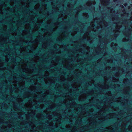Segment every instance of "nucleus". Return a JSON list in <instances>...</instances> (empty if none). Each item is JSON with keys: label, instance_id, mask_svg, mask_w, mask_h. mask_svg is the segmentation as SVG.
<instances>
[{"label": "nucleus", "instance_id": "nucleus-1", "mask_svg": "<svg viewBox=\"0 0 132 132\" xmlns=\"http://www.w3.org/2000/svg\"><path fill=\"white\" fill-rule=\"evenodd\" d=\"M53 115L54 117H55V120L56 121H59L61 118V116L59 113L57 112L56 111L53 112Z\"/></svg>", "mask_w": 132, "mask_h": 132}, {"label": "nucleus", "instance_id": "nucleus-2", "mask_svg": "<svg viewBox=\"0 0 132 132\" xmlns=\"http://www.w3.org/2000/svg\"><path fill=\"white\" fill-rule=\"evenodd\" d=\"M76 103L75 102H73L72 103H70L69 104V109L68 110V112H71V108L72 107H74L73 109L75 110V112H76V111H77V109L76 107L75 106V104Z\"/></svg>", "mask_w": 132, "mask_h": 132}, {"label": "nucleus", "instance_id": "nucleus-3", "mask_svg": "<svg viewBox=\"0 0 132 132\" xmlns=\"http://www.w3.org/2000/svg\"><path fill=\"white\" fill-rule=\"evenodd\" d=\"M33 120H31V121H30L29 122V124L30 126H31L32 129H34L35 127H36V126L34 123Z\"/></svg>", "mask_w": 132, "mask_h": 132}, {"label": "nucleus", "instance_id": "nucleus-4", "mask_svg": "<svg viewBox=\"0 0 132 132\" xmlns=\"http://www.w3.org/2000/svg\"><path fill=\"white\" fill-rule=\"evenodd\" d=\"M10 122V120H8L6 121H5L3 119L1 118L0 119V123H5L9 124L8 123Z\"/></svg>", "mask_w": 132, "mask_h": 132}, {"label": "nucleus", "instance_id": "nucleus-5", "mask_svg": "<svg viewBox=\"0 0 132 132\" xmlns=\"http://www.w3.org/2000/svg\"><path fill=\"white\" fill-rule=\"evenodd\" d=\"M66 127L67 128H69V129L70 130V132H75V131H76L77 129V128L75 126H74L72 129H71L70 128H68L67 126H66Z\"/></svg>", "mask_w": 132, "mask_h": 132}, {"label": "nucleus", "instance_id": "nucleus-6", "mask_svg": "<svg viewBox=\"0 0 132 132\" xmlns=\"http://www.w3.org/2000/svg\"><path fill=\"white\" fill-rule=\"evenodd\" d=\"M82 114H83L84 116H88L89 115V113L88 111H83Z\"/></svg>", "mask_w": 132, "mask_h": 132}, {"label": "nucleus", "instance_id": "nucleus-7", "mask_svg": "<svg viewBox=\"0 0 132 132\" xmlns=\"http://www.w3.org/2000/svg\"><path fill=\"white\" fill-rule=\"evenodd\" d=\"M75 85L73 86V87L74 88H75V89H76V90H78L79 89H78V87H79L80 86L78 85H77V83L76 82H75Z\"/></svg>", "mask_w": 132, "mask_h": 132}, {"label": "nucleus", "instance_id": "nucleus-8", "mask_svg": "<svg viewBox=\"0 0 132 132\" xmlns=\"http://www.w3.org/2000/svg\"><path fill=\"white\" fill-rule=\"evenodd\" d=\"M47 116V117L50 119H52V117L51 114H48V113L46 114Z\"/></svg>", "mask_w": 132, "mask_h": 132}, {"label": "nucleus", "instance_id": "nucleus-9", "mask_svg": "<svg viewBox=\"0 0 132 132\" xmlns=\"http://www.w3.org/2000/svg\"><path fill=\"white\" fill-rule=\"evenodd\" d=\"M56 104H54L50 106V108L51 109H53L55 108L56 106Z\"/></svg>", "mask_w": 132, "mask_h": 132}, {"label": "nucleus", "instance_id": "nucleus-10", "mask_svg": "<svg viewBox=\"0 0 132 132\" xmlns=\"http://www.w3.org/2000/svg\"><path fill=\"white\" fill-rule=\"evenodd\" d=\"M42 114L40 113H39L37 114L36 117L38 118L41 119V117Z\"/></svg>", "mask_w": 132, "mask_h": 132}, {"label": "nucleus", "instance_id": "nucleus-11", "mask_svg": "<svg viewBox=\"0 0 132 132\" xmlns=\"http://www.w3.org/2000/svg\"><path fill=\"white\" fill-rule=\"evenodd\" d=\"M18 101L19 102H23V100L22 98H20L19 99H18Z\"/></svg>", "mask_w": 132, "mask_h": 132}, {"label": "nucleus", "instance_id": "nucleus-12", "mask_svg": "<svg viewBox=\"0 0 132 132\" xmlns=\"http://www.w3.org/2000/svg\"><path fill=\"white\" fill-rule=\"evenodd\" d=\"M108 130L111 131L112 130V128L111 127H108L107 129Z\"/></svg>", "mask_w": 132, "mask_h": 132}, {"label": "nucleus", "instance_id": "nucleus-13", "mask_svg": "<svg viewBox=\"0 0 132 132\" xmlns=\"http://www.w3.org/2000/svg\"><path fill=\"white\" fill-rule=\"evenodd\" d=\"M29 97V95H26L24 96V98H28Z\"/></svg>", "mask_w": 132, "mask_h": 132}, {"label": "nucleus", "instance_id": "nucleus-14", "mask_svg": "<svg viewBox=\"0 0 132 132\" xmlns=\"http://www.w3.org/2000/svg\"><path fill=\"white\" fill-rule=\"evenodd\" d=\"M14 108L15 109H17V106L16 105L14 104H13Z\"/></svg>", "mask_w": 132, "mask_h": 132}, {"label": "nucleus", "instance_id": "nucleus-15", "mask_svg": "<svg viewBox=\"0 0 132 132\" xmlns=\"http://www.w3.org/2000/svg\"><path fill=\"white\" fill-rule=\"evenodd\" d=\"M44 102L43 100L42 99H40L39 100V102Z\"/></svg>", "mask_w": 132, "mask_h": 132}, {"label": "nucleus", "instance_id": "nucleus-16", "mask_svg": "<svg viewBox=\"0 0 132 132\" xmlns=\"http://www.w3.org/2000/svg\"><path fill=\"white\" fill-rule=\"evenodd\" d=\"M46 95H47L46 94H45L43 96V98H45L46 97Z\"/></svg>", "mask_w": 132, "mask_h": 132}, {"label": "nucleus", "instance_id": "nucleus-17", "mask_svg": "<svg viewBox=\"0 0 132 132\" xmlns=\"http://www.w3.org/2000/svg\"><path fill=\"white\" fill-rule=\"evenodd\" d=\"M66 68L67 69H70L69 68V67L68 66H67Z\"/></svg>", "mask_w": 132, "mask_h": 132}, {"label": "nucleus", "instance_id": "nucleus-18", "mask_svg": "<svg viewBox=\"0 0 132 132\" xmlns=\"http://www.w3.org/2000/svg\"><path fill=\"white\" fill-rule=\"evenodd\" d=\"M70 67L71 68H72V65H70Z\"/></svg>", "mask_w": 132, "mask_h": 132}, {"label": "nucleus", "instance_id": "nucleus-19", "mask_svg": "<svg viewBox=\"0 0 132 132\" xmlns=\"http://www.w3.org/2000/svg\"><path fill=\"white\" fill-rule=\"evenodd\" d=\"M52 83H55V82L54 81Z\"/></svg>", "mask_w": 132, "mask_h": 132}, {"label": "nucleus", "instance_id": "nucleus-20", "mask_svg": "<svg viewBox=\"0 0 132 132\" xmlns=\"http://www.w3.org/2000/svg\"><path fill=\"white\" fill-rule=\"evenodd\" d=\"M108 87H109V86H108V85H107V86H106V88H108Z\"/></svg>", "mask_w": 132, "mask_h": 132}, {"label": "nucleus", "instance_id": "nucleus-21", "mask_svg": "<svg viewBox=\"0 0 132 132\" xmlns=\"http://www.w3.org/2000/svg\"><path fill=\"white\" fill-rule=\"evenodd\" d=\"M66 108H67L68 105H67V104H66Z\"/></svg>", "mask_w": 132, "mask_h": 132}, {"label": "nucleus", "instance_id": "nucleus-22", "mask_svg": "<svg viewBox=\"0 0 132 132\" xmlns=\"http://www.w3.org/2000/svg\"><path fill=\"white\" fill-rule=\"evenodd\" d=\"M73 114H72V115H71V116H70V117H72V116H73Z\"/></svg>", "mask_w": 132, "mask_h": 132}, {"label": "nucleus", "instance_id": "nucleus-23", "mask_svg": "<svg viewBox=\"0 0 132 132\" xmlns=\"http://www.w3.org/2000/svg\"><path fill=\"white\" fill-rule=\"evenodd\" d=\"M82 118H81V119H80V121H81V120H82Z\"/></svg>", "mask_w": 132, "mask_h": 132}, {"label": "nucleus", "instance_id": "nucleus-24", "mask_svg": "<svg viewBox=\"0 0 132 132\" xmlns=\"http://www.w3.org/2000/svg\"><path fill=\"white\" fill-rule=\"evenodd\" d=\"M77 120L76 121V122H77Z\"/></svg>", "mask_w": 132, "mask_h": 132}, {"label": "nucleus", "instance_id": "nucleus-25", "mask_svg": "<svg viewBox=\"0 0 132 132\" xmlns=\"http://www.w3.org/2000/svg\"><path fill=\"white\" fill-rule=\"evenodd\" d=\"M35 80H33V81H35L36 80H35Z\"/></svg>", "mask_w": 132, "mask_h": 132}, {"label": "nucleus", "instance_id": "nucleus-26", "mask_svg": "<svg viewBox=\"0 0 132 132\" xmlns=\"http://www.w3.org/2000/svg\"><path fill=\"white\" fill-rule=\"evenodd\" d=\"M14 86H15V85L14 84Z\"/></svg>", "mask_w": 132, "mask_h": 132}]
</instances>
